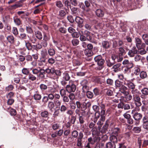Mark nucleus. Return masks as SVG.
<instances>
[{
	"label": "nucleus",
	"instance_id": "27",
	"mask_svg": "<svg viewBox=\"0 0 148 148\" xmlns=\"http://www.w3.org/2000/svg\"><path fill=\"white\" fill-rule=\"evenodd\" d=\"M119 56H123L125 52V51L124 49L122 47H120L119 48Z\"/></svg>",
	"mask_w": 148,
	"mask_h": 148
},
{
	"label": "nucleus",
	"instance_id": "34",
	"mask_svg": "<svg viewBox=\"0 0 148 148\" xmlns=\"http://www.w3.org/2000/svg\"><path fill=\"white\" fill-rule=\"evenodd\" d=\"M34 97L35 100H40L41 99V96L40 95L36 93L34 95Z\"/></svg>",
	"mask_w": 148,
	"mask_h": 148
},
{
	"label": "nucleus",
	"instance_id": "32",
	"mask_svg": "<svg viewBox=\"0 0 148 148\" xmlns=\"http://www.w3.org/2000/svg\"><path fill=\"white\" fill-rule=\"evenodd\" d=\"M113 89L112 90L110 89H107L106 92V94L108 96H110L113 95Z\"/></svg>",
	"mask_w": 148,
	"mask_h": 148
},
{
	"label": "nucleus",
	"instance_id": "64",
	"mask_svg": "<svg viewBox=\"0 0 148 148\" xmlns=\"http://www.w3.org/2000/svg\"><path fill=\"white\" fill-rule=\"evenodd\" d=\"M71 4L74 6H76L78 4V2L76 0H69Z\"/></svg>",
	"mask_w": 148,
	"mask_h": 148
},
{
	"label": "nucleus",
	"instance_id": "56",
	"mask_svg": "<svg viewBox=\"0 0 148 148\" xmlns=\"http://www.w3.org/2000/svg\"><path fill=\"white\" fill-rule=\"evenodd\" d=\"M55 105L58 107L61 105V102L58 99H55L54 100Z\"/></svg>",
	"mask_w": 148,
	"mask_h": 148
},
{
	"label": "nucleus",
	"instance_id": "41",
	"mask_svg": "<svg viewBox=\"0 0 148 148\" xmlns=\"http://www.w3.org/2000/svg\"><path fill=\"white\" fill-rule=\"evenodd\" d=\"M48 52L49 55L50 56H53L55 53L54 50L53 49H49Z\"/></svg>",
	"mask_w": 148,
	"mask_h": 148
},
{
	"label": "nucleus",
	"instance_id": "47",
	"mask_svg": "<svg viewBox=\"0 0 148 148\" xmlns=\"http://www.w3.org/2000/svg\"><path fill=\"white\" fill-rule=\"evenodd\" d=\"M71 135L73 137L76 138L79 135V133L77 131L74 130L72 132Z\"/></svg>",
	"mask_w": 148,
	"mask_h": 148
},
{
	"label": "nucleus",
	"instance_id": "24",
	"mask_svg": "<svg viewBox=\"0 0 148 148\" xmlns=\"http://www.w3.org/2000/svg\"><path fill=\"white\" fill-rule=\"evenodd\" d=\"M92 81L93 82L101 84L100 81V78L98 77H94L92 78Z\"/></svg>",
	"mask_w": 148,
	"mask_h": 148
},
{
	"label": "nucleus",
	"instance_id": "14",
	"mask_svg": "<svg viewBox=\"0 0 148 148\" xmlns=\"http://www.w3.org/2000/svg\"><path fill=\"white\" fill-rule=\"evenodd\" d=\"M45 70L42 69H40L39 74L38 75V77L41 79H44L45 78Z\"/></svg>",
	"mask_w": 148,
	"mask_h": 148
},
{
	"label": "nucleus",
	"instance_id": "13",
	"mask_svg": "<svg viewBox=\"0 0 148 148\" xmlns=\"http://www.w3.org/2000/svg\"><path fill=\"white\" fill-rule=\"evenodd\" d=\"M111 43L107 41H104L102 42V45L104 48L107 49L110 47Z\"/></svg>",
	"mask_w": 148,
	"mask_h": 148
},
{
	"label": "nucleus",
	"instance_id": "3",
	"mask_svg": "<svg viewBox=\"0 0 148 148\" xmlns=\"http://www.w3.org/2000/svg\"><path fill=\"white\" fill-rule=\"evenodd\" d=\"M66 90L69 93L71 92H74L75 91L76 87V85L73 84V82L70 80L69 81V85H67L66 87Z\"/></svg>",
	"mask_w": 148,
	"mask_h": 148
},
{
	"label": "nucleus",
	"instance_id": "31",
	"mask_svg": "<svg viewBox=\"0 0 148 148\" xmlns=\"http://www.w3.org/2000/svg\"><path fill=\"white\" fill-rule=\"evenodd\" d=\"M49 113L48 112L45 111L40 113L41 116L43 118H46L49 116Z\"/></svg>",
	"mask_w": 148,
	"mask_h": 148
},
{
	"label": "nucleus",
	"instance_id": "62",
	"mask_svg": "<svg viewBox=\"0 0 148 148\" xmlns=\"http://www.w3.org/2000/svg\"><path fill=\"white\" fill-rule=\"evenodd\" d=\"M56 5L58 7L60 8H62L63 6V5L61 2L60 1L56 2Z\"/></svg>",
	"mask_w": 148,
	"mask_h": 148
},
{
	"label": "nucleus",
	"instance_id": "5",
	"mask_svg": "<svg viewBox=\"0 0 148 148\" xmlns=\"http://www.w3.org/2000/svg\"><path fill=\"white\" fill-rule=\"evenodd\" d=\"M80 84L82 86V89L83 92H85L89 90L88 82L86 80H83L81 82Z\"/></svg>",
	"mask_w": 148,
	"mask_h": 148
},
{
	"label": "nucleus",
	"instance_id": "53",
	"mask_svg": "<svg viewBox=\"0 0 148 148\" xmlns=\"http://www.w3.org/2000/svg\"><path fill=\"white\" fill-rule=\"evenodd\" d=\"M103 123V122L102 121H100V120L97 122V124L98 125V127L99 130L101 129Z\"/></svg>",
	"mask_w": 148,
	"mask_h": 148
},
{
	"label": "nucleus",
	"instance_id": "9",
	"mask_svg": "<svg viewBox=\"0 0 148 148\" xmlns=\"http://www.w3.org/2000/svg\"><path fill=\"white\" fill-rule=\"evenodd\" d=\"M50 93L48 95V97L49 99L53 100L54 98V95L53 93L56 92V89L55 88H51L49 90Z\"/></svg>",
	"mask_w": 148,
	"mask_h": 148
},
{
	"label": "nucleus",
	"instance_id": "44",
	"mask_svg": "<svg viewBox=\"0 0 148 148\" xmlns=\"http://www.w3.org/2000/svg\"><path fill=\"white\" fill-rule=\"evenodd\" d=\"M79 40L78 39H74L72 40V43L73 45L74 46H76L79 44Z\"/></svg>",
	"mask_w": 148,
	"mask_h": 148
},
{
	"label": "nucleus",
	"instance_id": "51",
	"mask_svg": "<svg viewBox=\"0 0 148 148\" xmlns=\"http://www.w3.org/2000/svg\"><path fill=\"white\" fill-rule=\"evenodd\" d=\"M108 121H106L104 125L103 126L102 129V132H105L107 129V128L108 126Z\"/></svg>",
	"mask_w": 148,
	"mask_h": 148
},
{
	"label": "nucleus",
	"instance_id": "29",
	"mask_svg": "<svg viewBox=\"0 0 148 148\" xmlns=\"http://www.w3.org/2000/svg\"><path fill=\"white\" fill-rule=\"evenodd\" d=\"M140 69L138 66L134 67L133 70L134 73L136 75H138L140 73Z\"/></svg>",
	"mask_w": 148,
	"mask_h": 148
},
{
	"label": "nucleus",
	"instance_id": "17",
	"mask_svg": "<svg viewBox=\"0 0 148 148\" xmlns=\"http://www.w3.org/2000/svg\"><path fill=\"white\" fill-rule=\"evenodd\" d=\"M22 2L21 1H20L19 2H17L16 4L13 5L12 6V7L14 9H16L18 8H20L23 5L22 4H20V3Z\"/></svg>",
	"mask_w": 148,
	"mask_h": 148
},
{
	"label": "nucleus",
	"instance_id": "54",
	"mask_svg": "<svg viewBox=\"0 0 148 148\" xmlns=\"http://www.w3.org/2000/svg\"><path fill=\"white\" fill-rule=\"evenodd\" d=\"M92 108L96 112H99V108L98 106L97 105H93L92 106Z\"/></svg>",
	"mask_w": 148,
	"mask_h": 148
},
{
	"label": "nucleus",
	"instance_id": "6",
	"mask_svg": "<svg viewBox=\"0 0 148 148\" xmlns=\"http://www.w3.org/2000/svg\"><path fill=\"white\" fill-rule=\"evenodd\" d=\"M138 53V50L135 46L133 47L130 49L128 50L127 53L128 55L130 57L134 56Z\"/></svg>",
	"mask_w": 148,
	"mask_h": 148
},
{
	"label": "nucleus",
	"instance_id": "39",
	"mask_svg": "<svg viewBox=\"0 0 148 148\" xmlns=\"http://www.w3.org/2000/svg\"><path fill=\"white\" fill-rule=\"evenodd\" d=\"M86 92V95L88 98L89 99H92L93 96V94L92 92L87 91Z\"/></svg>",
	"mask_w": 148,
	"mask_h": 148
},
{
	"label": "nucleus",
	"instance_id": "18",
	"mask_svg": "<svg viewBox=\"0 0 148 148\" xmlns=\"http://www.w3.org/2000/svg\"><path fill=\"white\" fill-rule=\"evenodd\" d=\"M7 39L8 42L11 43H13L14 42V38L12 36H8L7 37Z\"/></svg>",
	"mask_w": 148,
	"mask_h": 148
},
{
	"label": "nucleus",
	"instance_id": "61",
	"mask_svg": "<svg viewBox=\"0 0 148 148\" xmlns=\"http://www.w3.org/2000/svg\"><path fill=\"white\" fill-rule=\"evenodd\" d=\"M60 112L59 110H56L53 114V116L54 117H56L57 116H59Z\"/></svg>",
	"mask_w": 148,
	"mask_h": 148
},
{
	"label": "nucleus",
	"instance_id": "25",
	"mask_svg": "<svg viewBox=\"0 0 148 148\" xmlns=\"http://www.w3.org/2000/svg\"><path fill=\"white\" fill-rule=\"evenodd\" d=\"M98 138V137L97 138L95 137L94 138V140H93V139L92 137H90L88 139V143L91 144H94V143L96 141V139H97Z\"/></svg>",
	"mask_w": 148,
	"mask_h": 148
},
{
	"label": "nucleus",
	"instance_id": "22",
	"mask_svg": "<svg viewBox=\"0 0 148 148\" xmlns=\"http://www.w3.org/2000/svg\"><path fill=\"white\" fill-rule=\"evenodd\" d=\"M114 61H112L109 59L106 60V63L107 66L109 67H111L115 64Z\"/></svg>",
	"mask_w": 148,
	"mask_h": 148
},
{
	"label": "nucleus",
	"instance_id": "35",
	"mask_svg": "<svg viewBox=\"0 0 148 148\" xmlns=\"http://www.w3.org/2000/svg\"><path fill=\"white\" fill-rule=\"evenodd\" d=\"M138 52L141 55H143L146 53L147 51L144 49L140 48V49H138Z\"/></svg>",
	"mask_w": 148,
	"mask_h": 148
},
{
	"label": "nucleus",
	"instance_id": "57",
	"mask_svg": "<svg viewBox=\"0 0 148 148\" xmlns=\"http://www.w3.org/2000/svg\"><path fill=\"white\" fill-rule=\"evenodd\" d=\"M68 20L71 23H72L74 22V20L73 16L71 15L68 16L67 17Z\"/></svg>",
	"mask_w": 148,
	"mask_h": 148
},
{
	"label": "nucleus",
	"instance_id": "49",
	"mask_svg": "<svg viewBox=\"0 0 148 148\" xmlns=\"http://www.w3.org/2000/svg\"><path fill=\"white\" fill-rule=\"evenodd\" d=\"M102 59L101 56L100 55L97 56L94 58L95 61L97 63Z\"/></svg>",
	"mask_w": 148,
	"mask_h": 148
},
{
	"label": "nucleus",
	"instance_id": "10",
	"mask_svg": "<svg viewBox=\"0 0 148 148\" xmlns=\"http://www.w3.org/2000/svg\"><path fill=\"white\" fill-rule=\"evenodd\" d=\"M127 88L124 85H122L120 88L119 91L125 96H127L129 94V92L127 91Z\"/></svg>",
	"mask_w": 148,
	"mask_h": 148
},
{
	"label": "nucleus",
	"instance_id": "46",
	"mask_svg": "<svg viewBox=\"0 0 148 148\" xmlns=\"http://www.w3.org/2000/svg\"><path fill=\"white\" fill-rule=\"evenodd\" d=\"M115 85L116 87H121V86L122 85V82L119 81V80H117L115 82Z\"/></svg>",
	"mask_w": 148,
	"mask_h": 148
},
{
	"label": "nucleus",
	"instance_id": "30",
	"mask_svg": "<svg viewBox=\"0 0 148 148\" xmlns=\"http://www.w3.org/2000/svg\"><path fill=\"white\" fill-rule=\"evenodd\" d=\"M132 130L135 133H139L141 130V127H134L133 128Z\"/></svg>",
	"mask_w": 148,
	"mask_h": 148
},
{
	"label": "nucleus",
	"instance_id": "28",
	"mask_svg": "<svg viewBox=\"0 0 148 148\" xmlns=\"http://www.w3.org/2000/svg\"><path fill=\"white\" fill-rule=\"evenodd\" d=\"M70 8L71 10V12L72 14L75 15H76L77 14L78 11L77 10V8L75 7H73L71 8V7H70Z\"/></svg>",
	"mask_w": 148,
	"mask_h": 148
},
{
	"label": "nucleus",
	"instance_id": "23",
	"mask_svg": "<svg viewBox=\"0 0 148 148\" xmlns=\"http://www.w3.org/2000/svg\"><path fill=\"white\" fill-rule=\"evenodd\" d=\"M35 34L36 37L38 39L41 40L42 39V36L41 32L39 31H36L35 32Z\"/></svg>",
	"mask_w": 148,
	"mask_h": 148
},
{
	"label": "nucleus",
	"instance_id": "11",
	"mask_svg": "<svg viewBox=\"0 0 148 148\" xmlns=\"http://www.w3.org/2000/svg\"><path fill=\"white\" fill-rule=\"evenodd\" d=\"M75 22L78 24V26L80 28L83 27L82 24L84 22L83 19L79 16H77L75 19Z\"/></svg>",
	"mask_w": 148,
	"mask_h": 148
},
{
	"label": "nucleus",
	"instance_id": "16",
	"mask_svg": "<svg viewBox=\"0 0 148 148\" xmlns=\"http://www.w3.org/2000/svg\"><path fill=\"white\" fill-rule=\"evenodd\" d=\"M120 132V130L119 128L116 127L113 130L112 136H115L116 137L118 136Z\"/></svg>",
	"mask_w": 148,
	"mask_h": 148
},
{
	"label": "nucleus",
	"instance_id": "2",
	"mask_svg": "<svg viewBox=\"0 0 148 148\" xmlns=\"http://www.w3.org/2000/svg\"><path fill=\"white\" fill-rule=\"evenodd\" d=\"M110 142L107 143L104 148H116L115 144L118 142L117 137L115 136H111L110 137Z\"/></svg>",
	"mask_w": 148,
	"mask_h": 148
},
{
	"label": "nucleus",
	"instance_id": "52",
	"mask_svg": "<svg viewBox=\"0 0 148 148\" xmlns=\"http://www.w3.org/2000/svg\"><path fill=\"white\" fill-rule=\"evenodd\" d=\"M67 108L64 105H62L60 108V111L64 112L67 110Z\"/></svg>",
	"mask_w": 148,
	"mask_h": 148
},
{
	"label": "nucleus",
	"instance_id": "59",
	"mask_svg": "<svg viewBox=\"0 0 148 148\" xmlns=\"http://www.w3.org/2000/svg\"><path fill=\"white\" fill-rule=\"evenodd\" d=\"M71 108L72 109H75L76 108V104L73 101H70L69 104Z\"/></svg>",
	"mask_w": 148,
	"mask_h": 148
},
{
	"label": "nucleus",
	"instance_id": "15",
	"mask_svg": "<svg viewBox=\"0 0 148 148\" xmlns=\"http://www.w3.org/2000/svg\"><path fill=\"white\" fill-rule=\"evenodd\" d=\"M96 15L99 17L103 16L104 14V12L101 9H98L96 10L95 12Z\"/></svg>",
	"mask_w": 148,
	"mask_h": 148
},
{
	"label": "nucleus",
	"instance_id": "60",
	"mask_svg": "<svg viewBox=\"0 0 148 148\" xmlns=\"http://www.w3.org/2000/svg\"><path fill=\"white\" fill-rule=\"evenodd\" d=\"M76 119V117L75 116H72L71 117V119L70 121V122L72 124H74L75 123Z\"/></svg>",
	"mask_w": 148,
	"mask_h": 148
},
{
	"label": "nucleus",
	"instance_id": "38",
	"mask_svg": "<svg viewBox=\"0 0 148 148\" xmlns=\"http://www.w3.org/2000/svg\"><path fill=\"white\" fill-rule=\"evenodd\" d=\"M140 77L142 79L145 78H146L147 76L146 73L144 71H141L140 73Z\"/></svg>",
	"mask_w": 148,
	"mask_h": 148
},
{
	"label": "nucleus",
	"instance_id": "33",
	"mask_svg": "<svg viewBox=\"0 0 148 148\" xmlns=\"http://www.w3.org/2000/svg\"><path fill=\"white\" fill-rule=\"evenodd\" d=\"M55 106L54 103L52 101H49L48 105V107L50 110L52 109Z\"/></svg>",
	"mask_w": 148,
	"mask_h": 148
},
{
	"label": "nucleus",
	"instance_id": "21",
	"mask_svg": "<svg viewBox=\"0 0 148 148\" xmlns=\"http://www.w3.org/2000/svg\"><path fill=\"white\" fill-rule=\"evenodd\" d=\"M90 32L87 31H85L83 34L86 36V37L87 38V40L90 41L92 39L90 35Z\"/></svg>",
	"mask_w": 148,
	"mask_h": 148
},
{
	"label": "nucleus",
	"instance_id": "1",
	"mask_svg": "<svg viewBox=\"0 0 148 148\" xmlns=\"http://www.w3.org/2000/svg\"><path fill=\"white\" fill-rule=\"evenodd\" d=\"M132 94V100L134 101L135 105L137 107L141 106L142 103L140 101L141 99L140 95V92L137 89L132 90L131 91Z\"/></svg>",
	"mask_w": 148,
	"mask_h": 148
},
{
	"label": "nucleus",
	"instance_id": "55",
	"mask_svg": "<svg viewBox=\"0 0 148 148\" xmlns=\"http://www.w3.org/2000/svg\"><path fill=\"white\" fill-rule=\"evenodd\" d=\"M106 83L108 85H112L113 83V80L111 79L108 78L106 80Z\"/></svg>",
	"mask_w": 148,
	"mask_h": 148
},
{
	"label": "nucleus",
	"instance_id": "45",
	"mask_svg": "<svg viewBox=\"0 0 148 148\" xmlns=\"http://www.w3.org/2000/svg\"><path fill=\"white\" fill-rule=\"evenodd\" d=\"M28 79L29 80L34 81L36 80V77L32 74H29L28 76Z\"/></svg>",
	"mask_w": 148,
	"mask_h": 148
},
{
	"label": "nucleus",
	"instance_id": "8",
	"mask_svg": "<svg viewBox=\"0 0 148 148\" xmlns=\"http://www.w3.org/2000/svg\"><path fill=\"white\" fill-rule=\"evenodd\" d=\"M142 117V115L140 113L136 112L134 114L133 118L135 120L138 121L135 123V125H137L139 124V121L141 119Z\"/></svg>",
	"mask_w": 148,
	"mask_h": 148
},
{
	"label": "nucleus",
	"instance_id": "42",
	"mask_svg": "<svg viewBox=\"0 0 148 148\" xmlns=\"http://www.w3.org/2000/svg\"><path fill=\"white\" fill-rule=\"evenodd\" d=\"M79 32V34H80V39L81 41H86V40H87V38H86V36H84L83 34H81L80 32Z\"/></svg>",
	"mask_w": 148,
	"mask_h": 148
},
{
	"label": "nucleus",
	"instance_id": "40",
	"mask_svg": "<svg viewBox=\"0 0 148 148\" xmlns=\"http://www.w3.org/2000/svg\"><path fill=\"white\" fill-rule=\"evenodd\" d=\"M40 88L42 91H44L47 89V87L46 85L42 84L40 85Z\"/></svg>",
	"mask_w": 148,
	"mask_h": 148
},
{
	"label": "nucleus",
	"instance_id": "37",
	"mask_svg": "<svg viewBox=\"0 0 148 148\" xmlns=\"http://www.w3.org/2000/svg\"><path fill=\"white\" fill-rule=\"evenodd\" d=\"M45 71L47 73L49 74L50 73H53L55 72V70L53 68L49 69L48 68L46 69Z\"/></svg>",
	"mask_w": 148,
	"mask_h": 148
},
{
	"label": "nucleus",
	"instance_id": "19",
	"mask_svg": "<svg viewBox=\"0 0 148 148\" xmlns=\"http://www.w3.org/2000/svg\"><path fill=\"white\" fill-rule=\"evenodd\" d=\"M105 62L104 60L103 59L101 60L99 62H97V63L98 65L99 66V70H100L102 69L103 68V65Z\"/></svg>",
	"mask_w": 148,
	"mask_h": 148
},
{
	"label": "nucleus",
	"instance_id": "4",
	"mask_svg": "<svg viewBox=\"0 0 148 148\" xmlns=\"http://www.w3.org/2000/svg\"><path fill=\"white\" fill-rule=\"evenodd\" d=\"M70 77L69 74L66 73H64L63 74L62 80L61 82L62 85L65 86L67 84V81L69 80Z\"/></svg>",
	"mask_w": 148,
	"mask_h": 148
},
{
	"label": "nucleus",
	"instance_id": "50",
	"mask_svg": "<svg viewBox=\"0 0 148 148\" xmlns=\"http://www.w3.org/2000/svg\"><path fill=\"white\" fill-rule=\"evenodd\" d=\"M22 73L25 75H27L29 73V72L28 69L26 68H23L22 70Z\"/></svg>",
	"mask_w": 148,
	"mask_h": 148
},
{
	"label": "nucleus",
	"instance_id": "36",
	"mask_svg": "<svg viewBox=\"0 0 148 148\" xmlns=\"http://www.w3.org/2000/svg\"><path fill=\"white\" fill-rule=\"evenodd\" d=\"M142 94L147 95H148V88H144L142 89L141 90Z\"/></svg>",
	"mask_w": 148,
	"mask_h": 148
},
{
	"label": "nucleus",
	"instance_id": "20",
	"mask_svg": "<svg viewBox=\"0 0 148 148\" xmlns=\"http://www.w3.org/2000/svg\"><path fill=\"white\" fill-rule=\"evenodd\" d=\"M84 53L87 56H91L93 54L91 50L87 49H86L84 50Z\"/></svg>",
	"mask_w": 148,
	"mask_h": 148
},
{
	"label": "nucleus",
	"instance_id": "7",
	"mask_svg": "<svg viewBox=\"0 0 148 148\" xmlns=\"http://www.w3.org/2000/svg\"><path fill=\"white\" fill-rule=\"evenodd\" d=\"M123 84L126 85L130 89L134 90L135 88V86L131 81L125 80L124 81Z\"/></svg>",
	"mask_w": 148,
	"mask_h": 148
},
{
	"label": "nucleus",
	"instance_id": "48",
	"mask_svg": "<svg viewBox=\"0 0 148 148\" xmlns=\"http://www.w3.org/2000/svg\"><path fill=\"white\" fill-rule=\"evenodd\" d=\"M60 127L59 124L58 123H54L52 125V127L54 130H56L58 129Z\"/></svg>",
	"mask_w": 148,
	"mask_h": 148
},
{
	"label": "nucleus",
	"instance_id": "12",
	"mask_svg": "<svg viewBox=\"0 0 148 148\" xmlns=\"http://www.w3.org/2000/svg\"><path fill=\"white\" fill-rule=\"evenodd\" d=\"M135 41L136 46L138 49L140 48L142 46L145 45L144 43L142 44L141 40L138 38H135Z\"/></svg>",
	"mask_w": 148,
	"mask_h": 148
},
{
	"label": "nucleus",
	"instance_id": "63",
	"mask_svg": "<svg viewBox=\"0 0 148 148\" xmlns=\"http://www.w3.org/2000/svg\"><path fill=\"white\" fill-rule=\"evenodd\" d=\"M12 32L15 35H17L18 34V32L17 28L16 27H13Z\"/></svg>",
	"mask_w": 148,
	"mask_h": 148
},
{
	"label": "nucleus",
	"instance_id": "58",
	"mask_svg": "<svg viewBox=\"0 0 148 148\" xmlns=\"http://www.w3.org/2000/svg\"><path fill=\"white\" fill-rule=\"evenodd\" d=\"M14 100L13 99H8L7 102V104L8 105H11L14 103Z\"/></svg>",
	"mask_w": 148,
	"mask_h": 148
},
{
	"label": "nucleus",
	"instance_id": "43",
	"mask_svg": "<svg viewBox=\"0 0 148 148\" xmlns=\"http://www.w3.org/2000/svg\"><path fill=\"white\" fill-rule=\"evenodd\" d=\"M9 111H10V114L11 115H15L16 113V110L12 108H8Z\"/></svg>",
	"mask_w": 148,
	"mask_h": 148
},
{
	"label": "nucleus",
	"instance_id": "26",
	"mask_svg": "<svg viewBox=\"0 0 148 148\" xmlns=\"http://www.w3.org/2000/svg\"><path fill=\"white\" fill-rule=\"evenodd\" d=\"M14 23L17 25H19L21 23V22L20 19L17 18H14Z\"/></svg>",
	"mask_w": 148,
	"mask_h": 148
}]
</instances>
